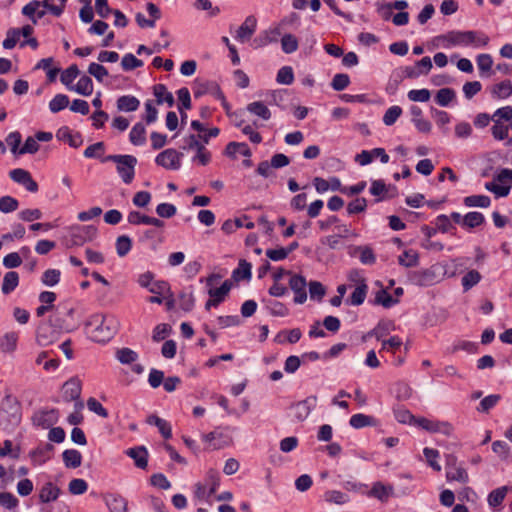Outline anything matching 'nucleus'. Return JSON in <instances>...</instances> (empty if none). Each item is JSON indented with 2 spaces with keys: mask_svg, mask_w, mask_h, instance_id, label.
I'll return each instance as SVG.
<instances>
[{
  "mask_svg": "<svg viewBox=\"0 0 512 512\" xmlns=\"http://www.w3.org/2000/svg\"><path fill=\"white\" fill-rule=\"evenodd\" d=\"M90 338L98 343L108 342L119 329V321L113 315L93 314L85 322Z\"/></svg>",
  "mask_w": 512,
  "mask_h": 512,
  "instance_id": "1",
  "label": "nucleus"
},
{
  "mask_svg": "<svg viewBox=\"0 0 512 512\" xmlns=\"http://www.w3.org/2000/svg\"><path fill=\"white\" fill-rule=\"evenodd\" d=\"M451 46H472L474 48L485 47L489 43V37L481 31H450L442 36Z\"/></svg>",
  "mask_w": 512,
  "mask_h": 512,
  "instance_id": "2",
  "label": "nucleus"
},
{
  "mask_svg": "<svg viewBox=\"0 0 512 512\" xmlns=\"http://www.w3.org/2000/svg\"><path fill=\"white\" fill-rule=\"evenodd\" d=\"M102 162H114L119 177L125 184H130L135 176L137 158L133 155H107Z\"/></svg>",
  "mask_w": 512,
  "mask_h": 512,
  "instance_id": "3",
  "label": "nucleus"
},
{
  "mask_svg": "<svg viewBox=\"0 0 512 512\" xmlns=\"http://www.w3.org/2000/svg\"><path fill=\"white\" fill-rule=\"evenodd\" d=\"M97 235V228L93 225H76L70 228L67 237L69 247L82 246L86 242L92 241Z\"/></svg>",
  "mask_w": 512,
  "mask_h": 512,
  "instance_id": "4",
  "label": "nucleus"
},
{
  "mask_svg": "<svg viewBox=\"0 0 512 512\" xmlns=\"http://www.w3.org/2000/svg\"><path fill=\"white\" fill-rule=\"evenodd\" d=\"M185 145L183 150H194L196 155L192 161H198L199 164L205 166L211 161V153L206 149L205 145L194 134L189 135L184 139Z\"/></svg>",
  "mask_w": 512,
  "mask_h": 512,
  "instance_id": "5",
  "label": "nucleus"
},
{
  "mask_svg": "<svg viewBox=\"0 0 512 512\" xmlns=\"http://www.w3.org/2000/svg\"><path fill=\"white\" fill-rule=\"evenodd\" d=\"M408 280L411 284L421 287L432 286L439 282V275L435 267L413 271L409 274Z\"/></svg>",
  "mask_w": 512,
  "mask_h": 512,
  "instance_id": "6",
  "label": "nucleus"
},
{
  "mask_svg": "<svg viewBox=\"0 0 512 512\" xmlns=\"http://www.w3.org/2000/svg\"><path fill=\"white\" fill-rule=\"evenodd\" d=\"M60 330L53 327L48 320H43L37 327L36 341L40 346H48L60 337Z\"/></svg>",
  "mask_w": 512,
  "mask_h": 512,
  "instance_id": "7",
  "label": "nucleus"
},
{
  "mask_svg": "<svg viewBox=\"0 0 512 512\" xmlns=\"http://www.w3.org/2000/svg\"><path fill=\"white\" fill-rule=\"evenodd\" d=\"M182 157V152L169 148L159 153L155 158V162L165 169L178 170L181 167Z\"/></svg>",
  "mask_w": 512,
  "mask_h": 512,
  "instance_id": "8",
  "label": "nucleus"
},
{
  "mask_svg": "<svg viewBox=\"0 0 512 512\" xmlns=\"http://www.w3.org/2000/svg\"><path fill=\"white\" fill-rule=\"evenodd\" d=\"M231 288L230 280H225L219 288H209L208 295L210 299L205 303V309L210 310L212 307L219 306L225 300Z\"/></svg>",
  "mask_w": 512,
  "mask_h": 512,
  "instance_id": "9",
  "label": "nucleus"
},
{
  "mask_svg": "<svg viewBox=\"0 0 512 512\" xmlns=\"http://www.w3.org/2000/svg\"><path fill=\"white\" fill-rule=\"evenodd\" d=\"M10 178L25 187V189L31 193H36L39 189L37 182L32 178L29 171L16 168L9 172Z\"/></svg>",
  "mask_w": 512,
  "mask_h": 512,
  "instance_id": "10",
  "label": "nucleus"
},
{
  "mask_svg": "<svg viewBox=\"0 0 512 512\" xmlns=\"http://www.w3.org/2000/svg\"><path fill=\"white\" fill-rule=\"evenodd\" d=\"M289 287L295 294L294 302L296 304H303L307 300V282L305 277L299 274L291 275Z\"/></svg>",
  "mask_w": 512,
  "mask_h": 512,
  "instance_id": "11",
  "label": "nucleus"
},
{
  "mask_svg": "<svg viewBox=\"0 0 512 512\" xmlns=\"http://www.w3.org/2000/svg\"><path fill=\"white\" fill-rule=\"evenodd\" d=\"M59 413L56 409H46L36 412L32 421L33 424L43 429H48L58 422Z\"/></svg>",
  "mask_w": 512,
  "mask_h": 512,
  "instance_id": "12",
  "label": "nucleus"
},
{
  "mask_svg": "<svg viewBox=\"0 0 512 512\" xmlns=\"http://www.w3.org/2000/svg\"><path fill=\"white\" fill-rule=\"evenodd\" d=\"M416 424L424 430L431 433H442L444 435H450L453 431V427L448 422L432 421L427 418H418Z\"/></svg>",
  "mask_w": 512,
  "mask_h": 512,
  "instance_id": "13",
  "label": "nucleus"
},
{
  "mask_svg": "<svg viewBox=\"0 0 512 512\" xmlns=\"http://www.w3.org/2000/svg\"><path fill=\"white\" fill-rule=\"evenodd\" d=\"M257 19L253 15H249L245 18L244 22L236 31L235 39L241 43H244L251 39L256 31Z\"/></svg>",
  "mask_w": 512,
  "mask_h": 512,
  "instance_id": "14",
  "label": "nucleus"
},
{
  "mask_svg": "<svg viewBox=\"0 0 512 512\" xmlns=\"http://www.w3.org/2000/svg\"><path fill=\"white\" fill-rule=\"evenodd\" d=\"M317 397L315 395L309 396L306 399L297 402L292 406L294 410V417L298 421H304L315 407Z\"/></svg>",
  "mask_w": 512,
  "mask_h": 512,
  "instance_id": "15",
  "label": "nucleus"
},
{
  "mask_svg": "<svg viewBox=\"0 0 512 512\" xmlns=\"http://www.w3.org/2000/svg\"><path fill=\"white\" fill-rule=\"evenodd\" d=\"M104 501L110 512H128V502L120 494L107 493L104 495Z\"/></svg>",
  "mask_w": 512,
  "mask_h": 512,
  "instance_id": "16",
  "label": "nucleus"
},
{
  "mask_svg": "<svg viewBox=\"0 0 512 512\" xmlns=\"http://www.w3.org/2000/svg\"><path fill=\"white\" fill-rule=\"evenodd\" d=\"M81 395V381L73 377L63 385V397L67 402L79 400Z\"/></svg>",
  "mask_w": 512,
  "mask_h": 512,
  "instance_id": "17",
  "label": "nucleus"
},
{
  "mask_svg": "<svg viewBox=\"0 0 512 512\" xmlns=\"http://www.w3.org/2000/svg\"><path fill=\"white\" fill-rule=\"evenodd\" d=\"M126 455L134 460L139 469H146L148 466V451L144 446H136L126 450Z\"/></svg>",
  "mask_w": 512,
  "mask_h": 512,
  "instance_id": "18",
  "label": "nucleus"
},
{
  "mask_svg": "<svg viewBox=\"0 0 512 512\" xmlns=\"http://www.w3.org/2000/svg\"><path fill=\"white\" fill-rule=\"evenodd\" d=\"M56 137L61 141L67 142L69 146L73 148H78L83 143L81 134L79 132L73 134L72 131L66 126L61 127L57 131Z\"/></svg>",
  "mask_w": 512,
  "mask_h": 512,
  "instance_id": "19",
  "label": "nucleus"
},
{
  "mask_svg": "<svg viewBox=\"0 0 512 512\" xmlns=\"http://www.w3.org/2000/svg\"><path fill=\"white\" fill-rule=\"evenodd\" d=\"M153 94L156 97V102L158 105L163 104L164 102L168 104L169 107H172L175 103L174 97L172 93H170L164 84H156L153 86Z\"/></svg>",
  "mask_w": 512,
  "mask_h": 512,
  "instance_id": "20",
  "label": "nucleus"
},
{
  "mask_svg": "<svg viewBox=\"0 0 512 512\" xmlns=\"http://www.w3.org/2000/svg\"><path fill=\"white\" fill-rule=\"evenodd\" d=\"M53 450L54 446L47 443L44 446L38 447L31 451L30 457L34 463L43 464L50 459Z\"/></svg>",
  "mask_w": 512,
  "mask_h": 512,
  "instance_id": "21",
  "label": "nucleus"
},
{
  "mask_svg": "<svg viewBox=\"0 0 512 512\" xmlns=\"http://www.w3.org/2000/svg\"><path fill=\"white\" fill-rule=\"evenodd\" d=\"M60 494V489L52 482L44 484L39 493V499L42 503H49L57 500Z\"/></svg>",
  "mask_w": 512,
  "mask_h": 512,
  "instance_id": "22",
  "label": "nucleus"
},
{
  "mask_svg": "<svg viewBox=\"0 0 512 512\" xmlns=\"http://www.w3.org/2000/svg\"><path fill=\"white\" fill-rule=\"evenodd\" d=\"M18 333L11 331L0 337V350L4 353H11L16 350Z\"/></svg>",
  "mask_w": 512,
  "mask_h": 512,
  "instance_id": "23",
  "label": "nucleus"
},
{
  "mask_svg": "<svg viewBox=\"0 0 512 512\" xmlns=\"http://www.w3.org/2000/svg\"><path fill=\"white\" fill-rule=\"evenodd\" d=\"M251 264L244 259H241L238 263V267L233 270L232 278L238 282L241 280H250L252 277Z\"/></svg>",
  "mask_w": 512,
  "mask_h": 512,
  "instance_id": "24",
  "label": "nucleus"
},
{
  "mask_svg": "<svg viewBox=\"0 0 512 512\" xmlns=\"http://www.w3.org/2000/svg\"><path fill=\"white\" fill-rule=\"evenodd\" d=\"M368 291V286L365 283V280H361V283L358 284V286L355 288V290L350 295L349 299L347 300V303L353 305V306H359L363 304L365 301L366 295Z\"/></svg>",
  "mask_w": 512,
  "mask_h": 512,
  "instance_id": "25",
  "label": "nucleus"
},
{
  "mask_svg": "<svg viewBox=\"0 0 512 512\" xmlns=\"http://www.w3.org/2000/svg\"><path fill=\"white\" fill-rule=\"evenodd\" d=\"M63 462L67 468H78L82 463V455L76 449H67L62 453Z\"/></svg>",
  "mask_w": 512,
  "mask_h": 512,
  "instance_id": "26",
  "label": "nucleus"
},
{
  "mask_svg": "<svg viewBox=\"0 0 512 512\" xmlns=\"http://www.w3.org/2000/svg\"><path fill=\"white\" fill-rule=\"evenodd\" d=\"M349 424L355 429H360L367 426H376L377 420L373 416L358 413L351 416Z\"/></svg>",
  "mask_w": 512,
  "mask_h": 512,
  "instance_id": "27",
  "label": "nucleus"
},
{
  "mask_svg": "<svg viewBox=\"0 0 512 512\" xmlns=\"http://www.w3.org/2000/svg\"><path fill=\"white\" fill-rule=\"evenodd\" d=\"M69 90L75 91L83 96H90L93 93L92 79L87 75H83L75 86L69 87Z\"/></svg>",
  "mask_w": 512,
  "mask_h": 512,
  "instance_id": "28",
  "label": "nucleus"
},
{
  "mask_svg": "<svg viewBox=\"0 0 512 512\" xmlns=\"http://www.w3.org/2000/svg\"><path fill=\"white\" fill-rule=\"evenodd\" d=\"M139 105V100L135 96L131 95L121 96L117 100V108L120 111L133 112L138 109Z\"/></svg>",
  "mask_w": 512,
  "mask_h": 512,
  "instance_id": "29",
  "label": "nucleus"
},
{
  "mask_svg": "<svg viewBox=\"0 0 512 512\" xmlns=\"http://www.w3.org/2000/svg\"><path fill=\"white\" fill-rule=\"evenodd\" d=\"M370 494L380 501L385 502L393 494V487L390 485H384L381 482H376L374 483Z\"/></svg>",
  "mask_w": 512,
  "mask_h": 512,
  "instance_id": "30",
  "label": "nucleus"
},
{
  "mask_svg": "<svg viewBox=\"0 0 512 512\" xmlns=\"http://www.w3.org/2000/svg\"><path fill=\"white\" fill-rule=\"evenodd\" d=\"M246 110L263 120H269L271 118V112L268 107L261 101L251 102L246 106Z\"/></svg>",
  "mask_w": 512,
  "mask_h": 512,
  "instance_id": "31",
  "label": "nucleus"
},
{
  "mask_svg": "<svg viewBox=\"0 0 512 512\" xmlns=\"http://www.w3.org/2000/svg\"><path fill=\"white\" fill-rule=\"evenodd\" d=\"M204 483L206 487H209L207 498L213 495L220 485V475L216 469H209L206 473Z\"/></svg>",
  "mask_w": 512,
  "mask_h": 512,
  "instance_id": "32",
  "label": "nucleus"
},
{
  "mask_svg": "<svg viewBox=\"0 0 512 512\" xmlns=\"http://www.w3.org/2000/svg\"><path fill=\"white\" fill-rule=\"evenodd\" d=\"M145 135V126L141 122H138L132 127L129 134V139L133 145L141 146L146 142Z\"/></svg>",
  "mask_w": 512,
  "mask_h": 512,
  "instance_id": "33",
  "label": "nucleus"
},
{
  "mask_svg": "<svg viewBox=\"0 0 512 512\" xmlns=\"http://www.w3.org/2000/svg\"><path fill=\"white\" fill-rule=\"evenodd\" d=\"M19 284V275L15 271L7 272L4 275L1 291L7 295L14 291Z\"/></svg>",
  "mask_w": 512,
  "mask_h": 512,
  "instance_id": "34",
  "label": "nucleus"
},
{
  "mask_svg": "<svg viewBox=\"0 0 512 512\" xmlns=\"http://www.w3.org/2000/svg\"><path fill=\"white\" fill-rule=\"evenodd\" d=\"M237 153L242 154L245 157L251 156V150L246 143L230 142L227 144L225 154L229 157L234 158Z\"/></svg>",
  "mask_w": 512,
  "mask_h": 512,
  "instance_id": "35",
  "label": "nucleus"
},
{
  "mask_svg": "<svg viewBox=\"0 0 512 512\" xmlns=\"http://www.w3.org/2000/svg\"><path fill=\"white\" fill-rule=\"evenodd\" d=\"M446 479L447 481H457L459 483L465 484L469 481V475L466 469L459 465L446 471Z\"/></svg>",
  "mask_w": 512,
  "mask_h": 512,
  "instance_id": "36",
  "label": "nucleus"
},
{
  "mask_svg": "<svg viewBox=\"0 0 512 512\" xmlns=\"http://www.w3.org/2000/svg\"><path fill=\"white\" fill-rule=\"evenodd\" d=\"M463 202L466 207L487 208L491 204V199L486 195H470L465 197Z\"/></svg>",
  "mask_w": 512,
  "mask_h": 512,
  "instance_id": "37",
  "label": "nucleus"
},
{
  "mask_svg": "<svg viewBox=\"0 0 512 512\" xmlns=\"http://www.w3.org/2000/svg\"><path fill=\"white\" fill-rule=\"evenodd\" d=\"M509 490L510 488L508 486H502L492 490L488 495V504L491 507H497L501 505Z\"/></svg>",
  "mask_w": 512,
  "mask_h": 512,
  "instance_id": "38",
  "label": "nucleus"
},
{
  "mask_svg": "<svg viewBox=\"0 0 512 512\" xmlns=\"http://www.w3.org/2000/svg\"><path fill=\"white\" fill-rule=\"evenodd\" d=\"M501 400V395L499 394H490L484 397L476 410L480 413H488L492 408H494L499 401Z\"/></svg>",
  "mask_w": 512,
  "mask_h": 512,
  "instance_id": "39",
  "label": "nucleus"
},
{
  "mask_svg": "<svg viewBox=\"0 0 512 512\" xmlns=\"http://www.w3.org/2000/svg\"><path fill=\"white\" fill-rule=\"evenodd\" d=\"M512 94V83L509 80H504L493 86L492 95L495 98L504 99Z\"/></svg>",
  "mask_w": 512,
  "mask_h": 512,
  "instance_id": "40",
  "label": "nucleus"
},
{
  "mask_svg": "<svg viewBox=\"0 0 512 512\" xmlns=\"http://www.w3.org/2000/svg\"><path fill=\"white\" fill-rule=\"evenodd\" d=\"M456 93L452 88H442L437 91L435 101L439 106L446 107L454 100Z\"/></svg>",
  "mask_w": 512,
  "mask_h": 512,
  "instance_id": "41",
  "label": "nucleus"
},
{
  "mask_svg": "<svg viewBox=\"0 0 512 512\" xmlns=\"http://www.w3.org/2000/svg\"><path fill=\"white\" fill-rule=\"evenodd\" d=\"M485 222V217L480 212H469L463 217V226L467 228H476Z\"/></svg>",
  "mask_w": 512,
  "mask_h": 512,
  "instance_id": "42",
  "label": "nucleus"
},
{
  "mask_svg": "<svg viewBox=\"0 0 512 512\" xmlns=\"http://www.w3.org/2000/svg\"><path fill=\"white\" fill-rule=\"evenodd\" d=\"M80 70L76 64L70 65L60 76V81L69 89L71 83L79 76Z\"/></svg>",
  "mask_w": 512,
  "mask_h": 512,
  "instance_id": "43",
  "label": "nucleus"
},
{
  "mask_svg": "<svg viewBox=\"0 0 512 512\" xmlns=\"http://www.w3.org/2000/svg\"><path fill=\"white\" fill-rule=\"evenodd\" d=\"M419 256L414 250H406L399 257L398 262L404 267H415L418 265Z\"/></svg>",
  "mask_w": 512,
  "mask_h": 512,
  "instance_id": "44",
  "label": "nucleus"
},
{
  "mask_svg": "<svg viewBox=\"0 0 512 512\" xmlns=\"http://www.w3.org/2000/svg\"><path fill=\"white\" fill-rule=\"evenodd\" d=\"M375 304L382 305L384 308H391L398 303L385 289H380L375 295Z\"/></svg>",
  "mask_w": 512,
  "mask_h": 512,
  "instance_id": "45",
  "label": "nucleus"
},
{
  "mask_svg": "<svg viewBox=\"0 0 512 512\" xmlns=\"http://www.w3.org/2000/svg\"><path fill=\"white\" fill-rule=\"evenodd\" d=\"M393 413L395 419L402 424L411 423L414 421L416 423V418L412 415V413L404 408L403 406L397 405L393 407Z\"/></svg>",
  "mask_w": 512,
  "mask_h": 512,
  "instance_id": "46",
  "label": "nucleus"
},
{
  "mask_svg": "<svg viewBox=\"0 0 512 512\" xmlns=\"http://www.w3.org/2000/svg\"><path fill=\"white\" fill-rule=\"evenodd\" d=\"M288 91L286 89H278L270 91L267 94V102L270 105H276L284 109L283 103L286 100Z\"/></svg>",
  "mask_w": 512,
  "mask_h": 512,
  "instance_id": "47",
  "label": "nucleus"
},
{
  "mask_svg": "<svg viewBox=\"0 0 512 512\" xmlns=\"http://www.w3.org/2000/svg\"><path fill=\"white\" fill-rule=\"evenodd\" d=\"M492 451L498 455V457L505 462L510 460V447L509 445L501 440L494 441L492 443Z\"/></svg>",
  "mask_w": 512,
  "mask_h": 512,
  "instance_id": "48",
  "label": "nucleus"
},
{
  "mask_svg": "<svg viewBox=\"0 0 512 512\" xmlns=\"http://www.w3.org/2000/svg\"><path fill=\"white\" fill-rule=\"evenodd\" d=\"M21 141H22V136H21L20 132H18V131L9 133L5 138V142L10 147L11 153L15 156H19L18 151H20V149H21V147H20Z\"/></svg>",
  "mask_w": 512,
  "mask_h": 512,
  "instance_id": "49",
  "label": "nucleus"
},
{
  "mask_svg": "<svg viewBox=\"0 0 512 512\" xmlns=\"http://www.w3.org/2000/svg\"><path fill=\"white\" fill-rule=\"evenodd\" d=\"M116 358L121 364H132L138 358V354L130 348H121L116 351Z\"/></svg>",
  "mask_w": 512,
  "mask_h": 512,
  "instance_id": "50",
  "label": "nucleus"
},
{
  "mask_svg": "<svg viewBox=\"0 0 512 512\" xmlns=\"http://www.w3.org/2000/svg\"><path fill=\"white\" fill-rule=\"evenodd\" d=\"M144 65L143 61L136 58L132 53H127L122 57L121 67L124 71H132Z\"/></svg>",
  "mask_w": 512,
  "mask_h": 512,
  "instance_id": "51",
  "label": "nucleus"
},
{
  "mask_svg": "<svg viewBox=\"0 0 512 512\" xmlns=\"http://www.w3.org/2000/svg\"><path fill=\"white\" fill-rule=\"evenodd\" d=\"M481 274L477 270H470L462 277V286L464 291L470 290L481 280Z\"/></svg>",
  "mask_w": 512,
  "mask_h": 512,
  "instance_id": "52",
  "label": "nucleus"
},
{
  "mask_svg": "<svg viewBox=\"0 0 512 512\" xmlns=\"http://www.w3.org/2000/svg\"><path fill=\"white\" fill-rule=\"evenodd\" d=\"M116 251L119 257L126 256L132 248V240L129 236L121 235L116 239Z\"/></svg>",
  "mask_w": 512,
  "mask_h": 512,
  "instance_id": "53",
  "label": "nucleus"
},
{
  "mask_svg": "<svg viewBox=\"0 0 512 512\" xmlns=\"http://www.w3.org/2000/svg\"><path fill=\"white\" fill-rule=\"evenodd\" d=\"M69 105V98L65 94H57L50 102L49 109L52 113H58Z\"/></svg>",
  "mask_w": 512,
  "mask_h": 512,
  "instance_id": "54",
  "label": "nucleus"
},
{
  "mask_svg": "<svg viewBox=\"0 0 512 512\" xmlns=\"http://www.w3.org/2000/svg\"><path fill=\"white\" fill-rule=\"evenodd\" d=\"M281 48L284 53L291 54L298 49V40L292 34H285L281 38Z\"/></svg>",
  "mask_w": 512,
  "mask_h": 512,
  "instance_id": "55",
  "label": "nucleus"
},
{
  "mask_svg": "<svg viewBox=\"0 0 512 512\" xmlns=\"http://www.w3.org/2000/svg\"><path fill=\"white\" fill-rule=\"evenodd\" d=\"M402 108L400 106L394 105L388 108L383 116V123L386 126H392L396 123L398 118L402 115Z\"/></svg>",
  "mask_w": 512,
  "mask_h": 512,
  "instance_id": "56",
  "label": "nucleus"
},
{
  "mask_svg": "<svg viewBox=\"0 0 512 512\" xmlns=\"http://www.w3.org/2000/svg\"><path fill=\"white\" fill-rule=\"evenodd\" d=\"M276 80L279 84L290 85L294 81L293 69L290 66H283L278 70Z\"/></svg>",
  "mask_w": 512,
  "mask_h": 512,
  "instance_id": "57",
  "label": "nucleus"
},
{
  "mask_svg": "<svg viewBox=\"0 0 512 512\" xmlns=\"http://www.w3.org/2000/svg\"><path fill=\"white\" fill-rule=\"evenodd\" d=\"M41 7L39 0H32L22 8V14L28 17L34 25L37 24L36 12Z\"/></svg>",
  "mask_w": 512,
  "mask_h": 512,
  "instance_id": "58",
  "label": "nucleus"
},
{
  "mask_svg": "<svg viewBox=\"0 0 512 512\" xmlns=\"http://www.w3.org/2000/svg\"><path fill=\"white\" fill-rule=\"evenodd\" d=\"M347 213L348 215L359 214L367 209V200L363 197L356 198L353 201L349 202L347 205Z\"/></svg>",
  "mask_w": 512,
  "mask_h": 512,
  "instance_id": "59",
  "label": "nucleus"
},
{
  "mask_svg": "<svg viewBox=\"0 0 512 512\" xmlns=\"http://www.w3.org/2000/svg\"><path fill=\"white\" fill-rule=\"evenodd\" d=\"M61 272L58 269H48L46 270L41 278V281L46 286H55L60 281Z\"/></svg>",
  "mask_w": 512,
  "mask_h": 512,
  "instance_id": "60",
  "label": "nucleus"
},
{
  "mask_svg": "<svg viewBox=\"0 0 512 512\" xmlns=\"http://www.w3.org/2000/svg\"><path fill=\"white\" fill-rule=\"evenodd\" d=\"M19 202L12 196H3L0 198V211L2 213H11L17 210Z\"/></svg>",
  "mask_w": 512,
  "mask_h": 512,
  "instance_id": "61",
  "label": "nucleus"
},
{
  "mask_svg": "<svg viewBox=\"0 0 512 512\" xmlns=\"http://www.w3.org/2000/svg\"><path fill=\"white\" fill-rule=\"evenodd\" d=\"M194 304H195V299H194L193 293L191 291L190 292L182 291L179 294V306L182 310H184L185 312H189L193 309Z\"/></svg>",
  "mask_w": 512,
  "mask_h": 512,
  "instance_id": "62",
  "label": "nucleus"
},
{
  "mask_svg": "<svg viewBox=\"0 0 512 512\" xmlns=\"http://www.w3.org/2000/svg\"><path fill=\"white\" fill-rule=\"evenodd\" d=\"M68 489L69 492L73 495H81L87 491L88 484L83 479L75 478L69 482Z\"/></svg>",
  "mask_w": 512,
  "mask_h": 512,
  "instance_id": "63",
  "label": "nucleus"
},
{
  "mask_svg": "<svg viewBox=\"0 0 512 512\" xmlns=\"http://www.w3.org/2000/svg\"><path fill=\"white\" fill-rule=\"evenodd\" d=\"M19 39L20 37L18 33V28H10L6 33V38L2 42V46L4 49H13L16 46Z\"/></svg>",
  "mask_w": 512,
  "mask_h": 512,
  "instance_id": "64",
  "label": "nucleus"
}]
</instances>
